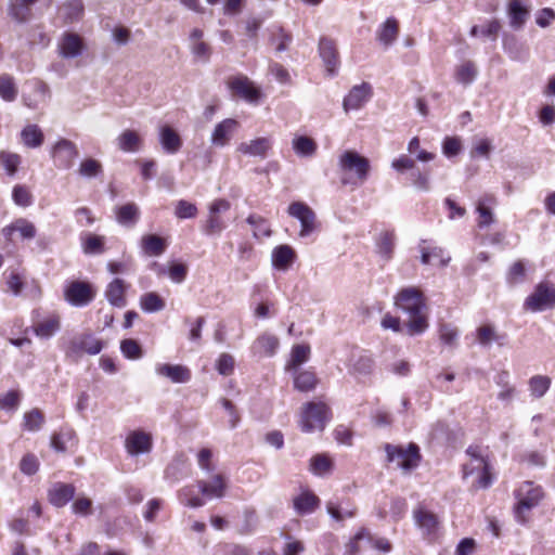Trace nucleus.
<instances>
[{
    "label": "nucleus",
    "mask_w": 555,
    "mask_h": 555,
    "mask_svg": "<svg viewBox=\"0 0 555 555\" xmlns=\"http://www.w3.org/2000/svg\"><path fill=\"white\" fill-rule=\"evenodd\" d=\"M395 304L398 309L409 317V320L404 323L409 336L421 335L428 328L427 306L420 289L415 287L402 288L397 294Z\"/></svg>",
    "instance_id": "obj_1"
},
{
    "label": "nucleus",
    "mask_w": 555,
    "mask_h": 555,
    "mask_svg": "<svg viewBox=\"0 0 555 555\" xmlns=\"http://www.w3.org/2000/svg\"><path fill=\"white\" fill-rule=\"evenodd\" d=\"M544 496L541 486H535L532 481H525L515 491L517 503L514 507L515 518L519 524L527 522L526 513L535 507Z\"/></svg>",
    "instance_id": "obj_2"
},
{
    "label": "nucleus",
    "mask_w": 555,
    "mask_h": 555,
    "mask_svg": "<svg viewBox=\"0 0 555 555\" xmlns=\"http://www.w3.org/2000/svg\"><path fill=\"white\" fill-rule=\"evenodd\" d=\"M65 357L77 362L85 353L95 356L103 349V343L91 334L75 335L63 347Z\"/></svg>",
    "instance_id": "obj_3"
},
{
    "label": "nucleus",
    "mask_w": 555,
    "mask_h": 555,
    "mask_svg": "<svg viewBox=\"0 0 555 555\" xmlns=\"http://www.w3.org/2000/svg\"><path fill=\"white\" fill-rule=\"evenodd\" d=\"M385 452L388 462L397 461L398 466L404 472L415 469L422 461L420 447L414 442H410L406 448L386 443Z\"/></svg>",
    "instance_id": "obj_4"
},
{
    "label": "nucleus",
    "mask_w": 555,
    "mask_h": 555,
    "mask_svg": "<svg viewBox=\"0 0 555 555\" xmlns=\"http://www.w3.org/2000/svg\"><path fill=\"white\" fill-rule=\"evenodd\" d=\"M96 296L93 285L86 281H70L64 288V298L73 307H86Z\"/></svg>",
    "instance_id": "obj_5"
},
{
    "label": "nucleus",
    "mask_w": 555,
    "mask_h": 555,
    "mask_svg": "<svg viewBox=\"0 0 555 555\" xmlns=\"http://www.w3.org/2000/svg\"><path fill=\"white\" fill-rule=\"evenodd\" d=\"M554 307L555 287L545 282L539 283L524 304V308L532 312L544 311Z\"/></svg>",
    "instance_id": "obj_6"
},
{
    "label": "nucleus",
    "mask_w": 555,
    "mask_h": 555,
    "mask_svg": "<svg viewBox=\"0 0 555 555\" xmlns=\"http://www.w3.org/2000/svg\"><path fill=\"white\" fill-rule=\"evenodd\" d=\"M328 408L322 402H309L301 414L300 426L302 431L312 433L323 430L327 421Z\"/></svg>",
    "instance_id": "obj_7"
},
{
    "label": "nucleus",
    "mask_w": 555,
    "mask_h": 555,
    "mask_svg": "<svg viewBox=\"0 0 555 555\" xmlns=\"http://www.w3.org/2000/svg\"><path fill=\"white\" fill-rule=\"evenodd\" d=\"M339 168L345 172H354L361 181H365L370 172V162L354 151H346L339 157Z\"/></svg>",
    "instance_id": "obj_8"
},
{
    "label": "nucleus",
    "mask_w": 555,
    "mask_h": 555,
    "mask_svg": "<svg viewBox=\"0 0 555 555\" xmlns=\"http://www.w3.org/2000/svg\"><path fill=\"white\" fill-rule=\"evenodd\" d=\"M287 212L300 222V237L309 236L317 228L315 212L302 202H294L288 206Z\"/></svg>",
    "instance_id": "obj_9"
},
{
    "label": "nucleus",
    "mask_w": 555,
    "mask_h": 555,
    "mask_svg": "<svg viewBox=\"0 0 555 555\" xmlns=\"http://www.w3.org/2000/svg\"><path fill=\"white\" fill-rule=\"evenodd\" d=\"M77 145L67 139L59 140L51 150L54 166L59 169H69L78 157Z\"/></svg>",
    "instance_id": "obj_10"
},
{
    "label": "nucleus",
    "mask_w": 555,
    "mask_h": 555,
    "mask_svg": "<svg viewBox=\"0 0 555 555\" xmlns=\"http://www.w3.org/2000/svg\"><path fill=\"white\" fill-rule=\"evenodd\" d=\"M319 54L327 73L331 76L336 75L339 66V55L335 41L328 37H321L319 40Z\"/></svg>",
    "instance_id": "obj_11"
},
{
    "label": "nucleus",
    "mask_w": 555,
    "mask_h": 555,
    "mask_svg": "<svg viewBox=\"0 0 555 555\" xmlns=\"http://www.w3.org/2000/svg\"><path fill=\"white\" fill-rule=\"evenodd\" d=\"M372 96V87L367 82L354 86L345 96L343 106L346 112L361 108Z\"/></svg>",
    "instance_id": "obj_12"
},
{
    "label": "nucleus",
    "mask_w": 555,
    "mask_h": 555,
    "mask_svg": "<svg viewBox=\"0 0 555 555\" xmlns=\"http://www.w3.org/2000/svg\"><path fill=\"white\" fill-rule=\"evenodd\" d=\"M502 43L504 52L511 60L525 62L529 59L530 52L528 46L520 41L515 35L504 33Z\"/></svg>",
    "instance_id": "obj_13"
},
{
    "label": "nucleus",
    "mask_w": 555,
    "mask_h": 555,
    "mask_svg": "<svg viewBox=\"0 0 555 555\" xmlns=\"http://www.w3.org/2000/svg\"><path fill=\"white\" fill-rule=\"evenodd\" d=\"M38 0H9L7 13L17 24H26L33 17L31 7Z\"/></svg>",
    "instance_id": "obj_14"
},
{
    "label": "nucleus",
    "mask_w": 555,
    "mask_h": 555,
    "mask_svg": "<svg viewBox=\"0 0 555 555\" xmlns=\"http://www.w3.org/2000/svg\"><path fill=\"white\" fill-rule=\"evenodd\" d=\"M82 38L75 33H65L59 42V53L64 59H75L82 54Z\"/></svg>",
    "instance_id": "obj_15"
},
{
    "label": "nucleus",
    "mask_w": 555,
    "mask_h": 555,
    "mask_svg": "<svg viewBox=\"0 0 555 555\" xmlns=\"http://www.w3.org/2000/svg\"><path fill=\"white\" fill-rule=\"evenodd\" d=\"M237 128V120L233 118L223 119L221 122L216 125L211 133V144L217 147H223L228 145Z\"/></svg>",
    "instance_id": "obj_16"
},
{
    "label": "nucleus",
    "mask_w": 555,
    "mask_h": 555,
    "mask_svg": "<svg viewBox=\"0 0 555 555\" xmlns=\"http://www.w3.org/2000/svg\"><path fill=\"white\" fill-rule=\"evenodd\" d=\"M155 372L175 384L188 383L192 376L190 369L182 364L159 363L156 365Z\"/></svg>",
    "instance_id": "obj_17"
},
{
    "label": "nucleus",
    "mask_w": 555,
    "mask_h": 555,
    "mask_svg": "<svg viewBox=\"0 0 555 555\" xmlns=\"http://www.w3.org/2000/svg\"><path fill=\"white\" fill-rule=\"evenodd\" d=\"M229 88L242 99L255 102L260 96V91L246 76H236L230 79Z\"/></svg>",
    "instance_id": "obj_18"
},
{
    "label": "nucleus",
    "mask_w": 555,
    "mask_h": 555,
    "mask_svg": "<svg viewBox=\"0 0 555 555\" xmlns=\"http://www.w3.org/2000/svg\"><path fill=\"white\" fill-rule=\"evenodd\" d=\"M76 489L70 483L55 482L49 489V501L55 507H63L75 496Z\"/></svg>",
    "instance_id": "obj_19"
},
{
    "label": "nucleus",
    "mask_w": 555,
    "mask_h": 555,
    "mask_svg": "<svg viewBox=\"0 0 555 555\" xmlns=\"http://www.w3.org/2000/svg\"><path fill=\"white\" fill-rule=\"evenodd\" d=\"M126 449L131 455L150 452L152 449L151 435L141 430L132 431L126 439Z\"/></svg>",
    "instance_id": "obj_20"
},
{
    "label": "nucleus",
    "mask_w": 555,
    "mask_h": 555,
    "mask_svg": "<svg viewBox=\"0 0 555 555\" xmlns=\"http://www.w3.org/2000/svg\"><path fill=\"white\" fill-rule=\"evenodd\" d=\"M279 345L280 343L276 336L264 333L254 341L251 352L255 356L272 357L275 354Z\"/></svg>",
    "instance_id": "obj_21"
},
{
    "label": "nucleus",
    "mask_w": 555,
    "mask_h": 555,
    "mask_svg": "<svg viewBox=\"0 0 555 555\" xmlns=\"http://www.w3.org/2000/svg\"><path fill=\"white\" fill-rule=\"evenodd\" d=\"M159 142L167 154H176L182 147V139L170 126H163L159 130Z\"/></svg>",
    "instance_id": "obj_22"
},
{
    "label": "nucleus",
    "mask_w": 555,
    "mask_h": 555,
    "mask_svg": "<svg viewBox=\"0 0 555 555\" xmlns=\"http://www.w3.org/2000/svg\"><path fill=\"white\" fill-rule=\"evenodd\" d=\"M125 293V281L116 278L107 285L105 289V298L112 306L117 308H124L127 305Z\"/></svg>",
    "instance_id": "obj_23"
},
{
    "label": "nucleus",
    "mask_w": 555,
    "mask_h": 555,
    "mask_svg": "<svg viewBox=\"0 0 555 555\" xmlns=\"http://www.w3.org/2000/svg\"><path fill=\"white\" fill-rule=\"evenodd\" d=\"M271 146L272 143L269 138H258L250 142H242L237 146V151L245 155L264 158Z\"/></svg>",
    "instance_id": "obj_24"
},
{
    "label": "nucleus",
    "mask_w": 555,
    "mask_h": 555,
    "mask_svg": "<svg viewBox=\"0 0 555 555\" xmlns=\"http://www.w3.org/2000/svg\"><path fill=\"white\" fill-rule=\"evenodd\" d=\"M293 504L298 515H308L320 506V499L311 491H304L294 498Z\"/></svg>",
    "instance_id": "obj_25"
},
{
    "label": "nucleus",
    "mask_w": 555,
    "mask_h": 555,
    "mask_svg": "<svg viewBox=\"0 0 555 555\" xmlns=\"http://www.w3.org/2000/svg\"><path fill=\"white\" fill-rule=\"evenodd\" d=\"M509 25L513 29H521L529 16V11L521 4L520 0H511L507 7Z\"/></svg>",
    "instance_id": "obj_26"
},
{
    "label": "nucleus",
    "mask_w": 555,
    "mask_h": 555,
    "mask_svg": "<svg viewBox=\"0 0 555 555\" xmlns=\"http://www.w3.org/2000/svg\"><path fill=\"white\" fill-rule=\"evenodd\" d=\"M421 262L423 264H439L446 267L451 260V257L444 255V250L441 247H426L420 245Z\"/></svg>",
    "instance_id": "obj_27"
},
{
    "label": "nucleus",
    "mask_w": 555,
    "mask_h": 555,
    "mask_svg": "<svg viewBox=\"0 0 555 555\" xmlns=\"http://www.w3.org/2000/svg\"><path fill=\"white\" fill-rule=\"evenodd\" d=\"M293 374L294 387L298 391L308 392L317 387L318 378L312 370L289 371Z\"/></svg>",
    "instance_id": "obj_28"
},
{
    "label": "nucleus",
    "mask_w": 555,
    "mask_h": 555,
    "mask_svg": "<svg viewBox=\"0 0 555 555\" xmlns=\"http://www.w3.org/2000/svg\"><path fill=\"white\" fill-rule=\"evenodd\" d=\"M295 258L296 253L289 245H279L272 250V264L279 270L288 269Z\"/></svg>",
    "instance_id": "obj_29"
},
{
    "label": "nucleus",
    "mask_w": 555,
    "mask_h": 555,
    "mask_svg": "<svg viewBox=\"0 0 555 555\" xmlns=\"http://www.w3.org/2000/svg\"><path fill=\"white\" fill-rule=\"evenodd\" d=\"M61 330V319L52 314L33 326V331L41 339H49Z\"/></svg>",
    "instance_id": "obj_30"
},
{
    "label": "nucleus",
    "mask_w": 555,
    "mask_h": 555,
    "mask_svg": "<svg viewBox=\"0 0 555 555\" xmlns=\"http://www.w3.org/2000/svg\"><path fill=\"white\" fill-rule=\"evenodd\" d=\"M81 248L86 255H101L104 254L105 237L92 233H81L80 235Z\"/></svg>",
    "instance_id": "obj_31"
},
{
    "label": "nucleus",
    "mask_w": 555,
    "mask_h": 555,
    "mask_svg": "<svg viewBox=\"0 0 555 555\" xmlns=\"http://www.w3.org/2000/svg\"><path fill=\"white\" fill-rule=\"evenodd\" d=\"M139 218L140 209L134 203H128L116 208V221L124 227H134Z\"/></svg>",
    "instance_id": "obj_32"
},
{
    "label": "nucleus",
    "mask_w": 555,
    "mask_h": 555,
    "mask_svg": "<svg viewBox=\"0 0 555 555\" xmlns=\"http://www.w3.org/2000/svg\"><path fill=\"white\" fill-rule=\"evenodd\" d=\"M399 34V24L396 18L389 17L385 23L380 25L378 28L376 36L378 41L385 47L388 48L391 46Z\"/></svg>",
    "instance_id": "obj_33"
},
{
    "label": "nucleus",
    "mask_w": 555,
    "mask_h": 555,
    "mask_svg": "<svg viewBox=\"0 0 555 555\" xmlns=\"http://www.w3.org/2000/svg\"><path fill=\"white\" fill-rule=\"evenodd\" d=\"M76 434L72 428H62L51 437V447L56 452H66L75 444Z\"/></svg>",
    "instance_id": "obj_34"
},
{
    "label": "nucleus",
    "mask_w": 555,
    "mask_h": 555,
    "mask_svg": "<svg viewBox=\"0 0 555 555\" xmlns=\"http://www.w3.org/2000/svg\"><path fill=\"white\" fill-rule=\"evenodd\" d=\"M21 139L26 147L37 149L42 145L44 135L37 125H27L21 131Z\"/></svg>",
    "instance_id": "obj_35"
},
{
    "label": "nucleus",
    "mask_w": 555,
    "mask_h": 555,
    "mask_svg": "<svg viewBox=\"0 0 555 555\" xmlns=\"http://www.w3.org/2000/svg\"><path fill=\"white\" fill-rule=\"evenodd\" d=\"M60 13L66 24L77 22L83 14V3L81 0H67L60 8Z\"/></svg>",
    "instance_id": "obj_36"
},
{
    "label": "nucleus",
    "mask_w": 555,
    "mask_h": 555,
    "mask_svg": "<svg viewBox=\"0 0 555 555\" xmlns=\"http://www.w3.org/2000/svg\"><path fill=\"white\" fill-rule=\"evenodd\" d=\"M477 340L481 346L488 347L492 341L503 346L506 339L505 334H498L493 326L483 325L477 328Z\"/></svg>",
    "instance_id": "obj_37"
},
{
    "label": "nucleus",
    "mask_w": 555,
    "mask_h": 555,
    "mask_svg": "<svg viewBox=\"0 0 555 555\" xmlns=\"http://www.w3.org/2000/svg\"><path fill=\"white\" fill-rule=\"evenodd\" d=\"M141 142L142 140L140 135L135 131L129 129L121 132L117 138L118 149L127 153L139 151Z\"/></svg>",
    "instance_id": "obj_38"
},
{
    "label": "nucleus",
    "mask_w": 555,
    "mask_h": 555,
    "mask_svg": "<svg viewBox=\"0 0 555 555\" xmlns=\"http://www.w3.org/2000/svg\"><path fill=\"white\" fill-rule=\"evenodd\" d=\"M293 37L291 34L286 33L283 27L273 25L270 28V43L275 46L276 52H284L288 49L289 43L292 42Z\"/></svg>",
    "instance_id": "obj_39"
},
{
    "label": "nucleus",
    "mask_w": 555,
    "mask_h": 555,
    "mask_svg": "<svg viewBox=\"0 0 555 555\" xmlns=\"http://www.w3.org/2000/svg\"><path fill=\"white\" fill-rule=\"evenodd\" d=\"M396 246V235L393 232H383L377 241V253L386 261L392 258Z\"/></svg>",
    "instance_id": "obj_40"
},
{
    "label": "nucleus",
    "mask_w": 555,
    "mask_h": 555,
    "mask_svg": "<svg viewBox=\"0 0 555 555\" xmlns=\"http://www.w3.org/2000/svg\"><path fill=\"white\" fill-rule=\"evenodd\" d=\"M199 489L196 490L195 486H185L178 492V498L181 504L189 507H202L205 501L198 495Z\"/></svg>",
    "instance_id": "obj_41"
},
{
    "label": "nucleus",
    "mask_w": 555,
    "mask_h": 555,
    "mask_svg": "<svg viewBox=\"0 0 555 555\" xmlns=\"http://www.w3.org/2000/svg\"><path fill=\"white\" fill-rule=\"evenodd\" d=\"M293 149L300 157H312L318 149L315 141L307 135H299L293 140Z\"/></svg>",
    "instance_id": "obj_42"
},
{
    "label": "nucleus",
    "mask_w": 555,
    "mask_h": 555,
    "mask_svg": "<svg viewBox=\"0 0 555 555\" xmlns=\"http://www.w3.org/2000/svg\"><path fill=\"white\" fill-rule=\"evenodd\" d=\"M199 492L207 496L221 498L224 494L225 483L221 475H216L210 483L198 481Z\"/></svg>",
    "instance_id": "obj_43"
},
{
    "label": "nucleus",
    "mask_w": 555,
    "mask_h": 555,
    "mask_svg": "<svg viewBox=\"0 0 555 555\" xmlns=\"http://www.w3.org/2000/svg\"><path fill=\"white\" fill-rule=\"evenodd\" d=\"M372 540V533L366 528H361L346 544V555H359L363 551L362 542L367 544Z\"/></svg>",
    "instance_id": "obj_44"
},
{
    "label": "nucleus",
    "mask_w": 555,
    "mask_h": 555,
    "mask_svg": "<svg viewBox=\"0 0 555 555\" xmlns=\"http://www.w3.org/2000/svg\"><path fill=\"white\" fill-rule=\"evenodd\" d=\"M142 249L150 256H159L166 249L164 238L155 234H149L142 237L141 241Z\"/></svg>",
    "instance_id": "obj_45"
},
{
    "label": "nucleus",
    "mask_w": 555,
    "mask_h": 555,
    "mask_svg": "<svg viewBox=\"0 0 555 555\" xmlns=\"http://www.w3.org/2000/svg\"><path fill=\"white\" fill-rule=\"evenodd\" d=\"M310 357V347L308 345H295L291 352V360L286 365V371H296L301 364L307 362Z\"/></svg>",
    "instance_id": "obj_46"
},
{
    "label": "nucleus",
    "mask_w": 555,
    "mask_h": 555,
    "mask_svg": "<svg viewBox=\"0 0 555 555\" xmlns=\"http://www.w3.org/2000/svg\"><path fill=\"white\" fill-rule=\"evenodd\" d=\"M166 304L155 292L145 293L140 297V307L146 313L162 311Z\"/></svg>",
    "instance_id": "obj_47"
},
{
    "label": "nucleus",
    "mask_w": 555,
    "mask_h": 555,
    "mask_svg": "<svg viewBox=\"0 0 555 555\" xmlns=\"http://www.w3.org/2000/svg\"><path fill=\"white\" fill-rule=\"evenodd\" d=\"M414 517L418 527L426 533L433 534L438 527V519L436 515L430 512L420 509L414 513Z\"/></svg>",
    "instance_id": "obj_48"
},
{
    "label": "nucleus",
    "mask_w": 555,
    "mask_h": 555,
    "mask_svg": "<svg viewBox=\"0 0 555 555\" xmlns=\"http://www.w3.org/2000/svg\"><path fill=\"white\" fill-rule=\"evenodd\" d=\"M326 509L331 517L339 522L344 521L346 518H352L356 516V507L350 506V504H347V506L344 507L335 501H330L326 504Z\"/></svg>",
    "instance_id": "obj_49"
},
{
    "label": "nucleus",
    "mask_w": 555,
    "mask_h": 555,
    "mask_svg": "<svg viewBox=\"0 0 555 555\" xmlns=\"http://www.w3.org/2000/svg\"><path fill=\"white\" fill-rule=\"evenodd\" d=\"M21 164L22 157L17 153L9 151L0 152V166L5 170L8 176H15Z\"/></svg>",
    "instance_id": "obj_50"
},
{
    "label": "nucleus",
    "mask_w": 555,
    "mask_h": 555,
    "mask_svg": "<svg viewBox=\"0 0 555 555\" xmlns=\"http://www.w3.org/2000/svg\"><path fill=\"white\" fill-rule=\"evenodd\" d=\"M374 367V361L369 354L353 356L351 360V372L353 374L366 376L370 375Z\"/></svg>",
    "instance_id": "obj_51"
},
{
    "label": "nucleus",
    "mask_w": 555,
    "mask_h": 555,
    "mask_svg": "<svg viewBox=\"0 0 555 555\" xmlns=\"http://www.w3.org/2000/svg\"><path fill=\"white\" fill-rule=\"evenodd\" d=\"M17 87L14 78L9 74L0 76V96L7 102H13L17 98Z\"/></svg>",
    "instance_id": "obj_52"
},
{
    "label": "nucleus",
    "mask_w": 555,
    "mask_h": 555,
    "mask_svg": "<svg viewBox=\"0 0 555 555\" xmlns=\"http://www.w3.org/2000/svg\"><path fill=\"white\" fill-rule=\"evenodd\" d=\"M551 386V379L547 376L535 375L529 380V389L533 397H543Z\"/></svg>",
    "instance_id": "obj_53"
},
{
    "label": "nucleus",
    "mask_w": 555,
    "mask_h": 555,
    "mask_svg": "<svg viewBox=\"0 0 555 555\" xmlns=\"http://www.w3.org/2000/svg\"><path fill=\"white\" fill-rule=\"evenodd\" d=\"M332 466H333V464H332L331 460L326 455H323V454L314 455L310 460V470L314 475H318V476H323V475L328 474L332 469Z\"/></svg>",
    "instance_id": "obj_54"
},
{
    "label": "nucleus",
    "mask_w": 555,
    "mask_h": 555,
    "mask_svg": "<svg viewBox=\"0 0 555 555\" xmlns=\"http://www.w3.org/2000/svg\"><path fill=\"white\" fill-rule=\"evenodd\" d=\"M246 221L254 228V236L259 238L270 236L271 230L264 218L259 215H249Z\"/></svg>",
    "instance_id": "obj_55"
},
{
    "label": "nucleus",
    "mask_w": 555,
    "mask_h": 555,
    "mask_svg": "<svg viewBox=\"0 0 555 555\" xmlns=\"http://www.w3.org/2000/svg\"><path fill=\"white\" fill-rule=\"evenodd\" d=\"M79 175L85 178H93L103 172L102 165L94 158H87L79 166Z\"/></svg>",
    "instance_id": "obj_56"
},
{
    "label": "nucleus",
    "mask_w": 555,
    "mask_h": 555,
    "mask_svg": "<svg viewBox=\"0 0 555 555\" xmlns=\"http://www.w3.org/2000/svg\"><path fill=\"white\" fill-rule=\"evenodd\" d=\"M44 416L38 409H33L24 415V427L29 431H37L41 428Z\"/></svg>",
    "instance_id": "obj_57"
},
{
    "label": "nucleus",
    "mask_w": 555,
    "mask_h": 555,
    "mask_svg": "<svg viewBox=\"0 0 555 555\" xmlns=\"http://www.w3.org/2000/svg\"><path fill=\"white\" fill-rule=\"evenodd\" d=\"M476 76L477 69L472 62H466L456 69V80L463 85L472 83Z\"/></svg>",
    "instance_id": "obj_58"
},
{
    "label": "nucleus",
    "mask_w": 555,
    "mask_h": 555,
    "mask_svg": "<svg viewBox=\"0 0 555 555\" xmlns=\"http://www.w3.org/2000/svg\"><path fill=\"white\" fill-rule=\"evenodd\" d=\"M12 198L21 207H28L33 204V195L25 185H15L12 191Z\"/></svg>",
    "instance_id": "obj_59"
},
{
    "label": "nucleus",
    "mask_w": 555,
    "mask_h": 555,
    "mask_svg": "<svg viewBox=\"0 0 555 555\" xmlns=\"http://www.w3.org/2000/svg\"><path fill=\"white\" fill-rule=\"evenodd\" d=\"M190 49L195 60L202 63H208L212 53L211 47L205 41H196L190 44Z\"/></svg>",
    "instance_id": "obj_60"
},
{
    "label": "nucleus",
    "mask_w": 555,
    "mask_h": 555,
    "mask_svg": "<svg viewBox=\"0 0 555 555\" xmlns=\"http://www.w3.org/2000/svg\"><path fill=\"white\" fill-rule=\"evenodd\" d=\"M120 350L127 359L135 360L142 357V348L137 340L128 338L120 343Z\"/></svg>",
    "instance_id": "obj_61"
},
{
    "label": "nucleus",
    "mask_w": 555,
    "mask_h": 555,
    "mask_svg": "<svg viewBox=\"0 0 555 555\" xmlns=\"http://www.w3.org/2000/svg\"><path fill=\"white\" fill-rule=\"evenodd\" d=\"M15 228L23 240H33L37 234L35 224L25 218L15 219Z\"/></svg>",
    "instance_id": "obj_62"
},
{
    "label": "nucleus",
    "mask_w": 555,
    "mask_h": 555,
    "mask_svg": "<svg viewBox=\"0 0 555 555\" xmlns=\"http://www.w3.org/2000/svg\"><path fill=\"white\" fill-rule=\"evenodd\" d=\"M224 229L225 224L223 220L217 215L209 212L208 219L206 220V223L203 227V232L206 235H215L220 234Z\"/></svg>",
    "instance_id": "obj_63"
},
{
    "label": "nucleus",
    "mask_w": 555,
    "mask_h": 555,
    "mask_svg": "<svg viewBox=\"0 0 555 555\" xmlns=\"http://www.w3.org/2000/svg\"><path fill=\"white\" fill-rule=\"evenodd\" d=\"M439 337L440 340L448 346H455L456 340L459 338V331L455 326L451 324H441L439 327Z\"/></svg>",
    "instance_id": "obj_64"
}]
</instances>
